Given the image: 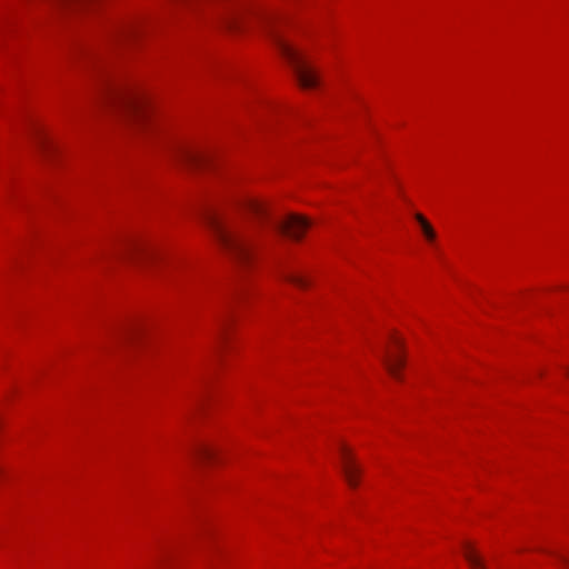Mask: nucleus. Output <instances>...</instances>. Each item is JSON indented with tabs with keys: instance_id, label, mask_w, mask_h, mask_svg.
Wrapping results in <instances>:
<instances>
[{
	"instance_id": "13",
	"label": "nucleus",
	"mask_w": 569,
	"mask_h": 569,
	"mask_svg": "<svg viewBox=\"0 0 569 569\" xmlns=\"http://www.w3.org/2000/svg\"><path fill=\"white\" fill-rule=\"evenodd\" d=\"M196 453L203 459H211L214 456L213 449L204 445L199 446Z\"/></svg>"
},
{
	"instance_id": "15",
	"label": "nucleus",
	"mask_w": 569,
	"mask_h": 569,
	"mask_svg": "<svg viewBox=\"0 0 569 569\" xmlns=\"http://www.w3.org/2000/svg\"><path fill=\"white\" fill-rule=\"evenodd\" d=\"M138 254L146 256L147 258H150L151 260H154V257H152V253H149L144 249L139 247Z\"/></svg>"
},
{
	"instance_id": "10",
	"label": "nucleus",
	"mask_w": 569,
	"mask_h": 569,
	"mask_svg": "<svg viewBox=\"0 0 569 569\" xmlns=\"http://www.w3.org/2000/svg\"><path fill=\"white\" fill-rule=\"evenodd\" d=\"M282 278L286 281H288V282H290V283L299 287V288H307V286H308V280L305 277L300 276V274L283 273Z\"/></svg>"
},
{
	"instance_id": "8",
	"label": "nucleus",
	"mask_w": 569,
	"mask_h": 569,
	"mask_svg": "<svg viewBox=\"0 0 569 569\" xmlns=\"http://www.w3.org/2000/svg\"><path fill=\"white\" fill-rule=\"evenodd\" d=\"M415 219L420 224L421 231H422L423 236L426 237V239L428 241H433L436 239V232H435L432 226L429 223V221L421 213H416Z\"/></svg>"
},
{
	"instance_id": "16",
	"label": "nucleus",
	"mask_w": 569,
	"mask_h": 569,
	"mask_svg": "<svg viewBox=\"0 0 569 569\" xmlns=\"http://www.w3.org/2000/svg\"><path fill=\"white\" fill-rule=\"evenodd\" d=\"M39 148H43L46 147V141L42 139V138H39V140L37 141Z\"/></svg>"
},
{
	"instance_id": "12",
	"label": "nucleus",
	"mask_w": 569,
	"mask_h": 569,
	"mask_svg": "<svg viewBox=\"0 0 569 569\" xmlns=\"http://www.w3.org/2000/svg\"><path fill=\"white\" fill-rule=\"evenodd\" d=\"M139 329L138 328H129L126 330H122L119 333V337L117 338L118 342H123V340H130L133 339L138 335Z\"/></svg>"
},
{
	"instance_id": "3",
	"label": "nucleus",
	"mask_w": 569,
	"mask_h": 569,
	"mask_svg": "<svg viewBox=\"0 0 569 569\" xmlns=\"http://www.w3.org/2000/svg\"><path fill=\"white\" fill-rule=\"evenodd\" d=\"M341 469L348 485L352 488L357 487L361 470L345 446L341 447Z\"/></svg>"
},
{
	"instance_id": "9",
	"label": "nucleus",
	"mask_w": 569,
	"mask_h": 569,
	"mask_svg": "<svg viewBox=\"0 0 569 569\" xmlns=\"http://www.w3.org/2000/svg\"><path fill=\"white\" fill-rule=\"evenodd\" d=\"M136 24L133 22H126L119 24L114 30V37L117 39L128 38L136 33Z\"/></svg>"
},
{
	"instance_id": "4",
	"label": "nucleus",
	"mask_w": 569,
	"mask_h": 569,
	"mask_svg": "<svg viewBox=\"0 0 569 569\" xmlns=\"http://www.w3.org/2000/svg\"><path fill=\"white\" fill-rule=\"evenodd\" d=\"M176 157L178 161L192 166H200L207 161V156L186 147H180L176 151Z\"/></svg>"
},
{
	"instance_id": "17",
	"label": "nucleus",
	"mask_w": 569,
	"mask_h": 569,
	"mask_svg": "<svg viewBox=\"0 0 569 569\" xmlns=\"http://www.w3.org/2000/svg\"><path fill=\"white\" fill-rule=\"evenodd\" d=\"M560 560L563 562V565H565L566 567H568V568H569V560H567L566 558H562V557L560 558Z\"/></svg>"
},
{
	"instance_id": "18",
	"label": "nucleus",
	"mask_w": 569,
	"mask_h": 569,
	"mask_svg": "<svg viewBox=\"0 0 569 569\" xmlns=\"http://www.w3.org/2000/svg\"><path fill=\"white\" fill-rule=\"evenodd\" d=\"M568 373H569V368H568Z\"/></svg>"
},
{
	"instance_id": "2",
	"label": "nucleus",
	"mask_w": 569,
	"mask_h": 569,
	"mask_svg": "<svg viewBox=\"0 0 569 569\" xmlns=\"http://www.w3.org/2000/svg\"><path fill=\"white\" fill-rule=\"evenodd\" d=\"M310 226L307 218L298 214H290L288 218L277 224V228L288 237L299 240Z\"/></svg>"
},
{
	"instance_id": "7",
	"label": "nucleus",
	"mask_w": 569,
	"mask_h": 569,
	"mask_svg": "<svg viewBox=\"0 0 569 569\" xmlns=\"http://www.w3.org/2000/svg\"><path fill=\"white\" fill-rule=\"evenodd\" d=\"M463 556L471 569H487L481 557L468 543L463 547Z\"/></svg>"
},
{
	"instance_id": "11",
	"label": "nucleus",
	"mask_w": 569,
	"mask_h": 569,
	"mask_svg": "<svg viewBox=\"0 0 569 569\" xmlns=\"http://www.w3.org/2000/svg\"><path fill=\"white\" fill-rule=\"evenodd\" d=\"M139 246L138 244H128L126 250L120 249L118 252H116V256L118 259H123L124 256H134L138 254Z\"/></svg>"
},
{
	"instance_id": "14",
	"label": "nucleus",
	"mask_w": 569,
	"mask_h": 569,
	"mask_svg": "<svg viewBox=\"0 0 569 569\" xmlns=\"http://www.w3.org/2000/svg\"><path fill=\"white\" fill-rule=\"evenodd\" d=\"M112 100H114L116 102H119V103H120V104H122V106H123V104H126L128 108H129V107H130V108H131V107L133 108V104H134V102H133V101H131L129 98H128V99H127V98H124L122 93H114V94L112 96Z\"/></svg>"
},
{
	"instance_id": "5",
	"label": "nucleus",
	"mask_w": 569,
	"mask_h": 569,
	"mask_svg": "<svg viewBox=\"0 0 569 569\" xmlns=\"http://www.w3.org/2000/svg\"><path fill=\"white\" fill-rule=\"evenodd\" d=\"M388 372L395 378L400 379L399 370L403 367L405 360L400 353L388 351L382 359Z\"/></svg>"
},
{
	"instance_id": "1",
	"label": "nucleus",
	"mask_w": 569,
	"mask_h": 569,
	"mask_svg": "<svg viewBox=\"0 0 569 569\" xmlns=\"http://www.w3.org/2000/svg\"><path fill=\"white\" fill-rule=\"evenodd\" d=\"M207 223L220 247L231 258L247 262L252 252V234L242 224L229 221L218 213H208Z\"/></svg>"
},
{
	"instance_id": "6",
	"label": "nucleus",
	"mask_w": 569,
	"mask_h": 569,
	"mask_svg": "<svg viewBox=\"0 0 569 569\" xmlns=\"http://www.w3.org/2000/svg\"><path fill=\"white\" fill-rule=\"evenodd\" d=\"M243 210L248 213L254 216L258 219H262L267 216V207L266 204L256 198H247L241 203Z\"/></svg>"
}]
</instances>
